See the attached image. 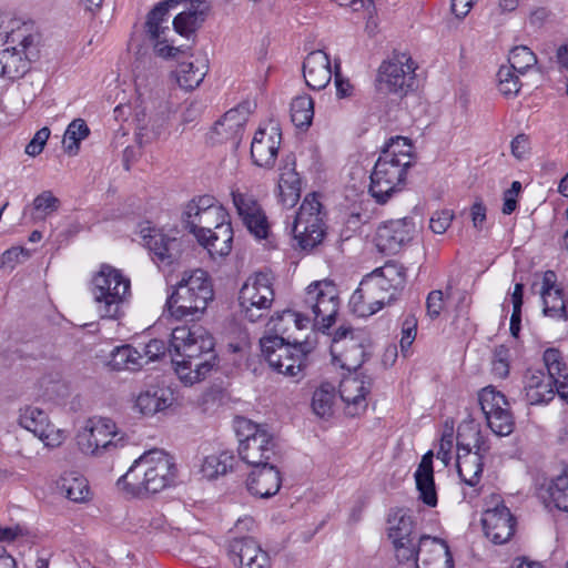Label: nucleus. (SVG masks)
<instances>
[{
	"mask_svg": "<svg viewBox=\"0 0 568 568\" xmlns=\"http://www.w3.org/2000/svg\"><path fill=\"white\" fill-rule=\"evenodd\" d=\"M338 308L336 285L332 281L323 280L306 287L300 311L285 310L273 315L267 326L275 335L263 336L260 341L262 355L270 367L285 376H297L306 366L307 356L314 345L307 339L294 344L285 343L284 337L278 334H284L290 324L298 329L312 324L324 333L335 323Z\"/></svg>",
	"mask_w": 568,
	"mask_h": 568,
	"instance_id": "obj_1",
	"label": "nucleus"
},
{
	"mask_svg": "<svg viewBox=\"0 0 568 568\" xmlns=\"http://www.w3.org/2000/svg\"><path fill=\"white\" fill-rule=\"evenodd\" d=\"M215 342L200 324L172 329L170 353L174 372L182 384L192 386L206 378L216 365Z\"/></svg>",
	"mask_w": 568,
	"mask_h": 568,
	"instance_id": "obj_2",
	"label": "nucleus"
},
{
	"mask_svg": "<svg viewBox=\"0 0 568 568\" xmlns=\"http://www.w3.org/2000/svg\"><path fill=\"white\" fill-rule=\"evenodd\" d=\"M413 161L410 140L399 135L390 138L371 173L368 191L378 204H385L404 189L407 170L413 165Z\"/></svg>",
	"mask_w": 568,
	"mask_h": 568,
	"instance_id": "obj_3",
	"label": "nucleus"
},
{
	"mask_svg": "<svg viewBox=\"0 0 568 568\" xmlns=\"http://www.w3.org/2000/svg\"><path fill=\"white\" fill-rule=\"evenodd\" d=\"M179 3V0H168L160 2L148 14L146 34L153 47L154 53L162 59H175L184 54L185 45H175L171 38L173 33L183 37L192 34L203 21L202 14L196 9H190L179 13L172 21L173 30L169 27V9Z\"/></svg>",
	"mask_w": 568,
	"mask_h": 568,
	"instance_id": "obj_4",
	"label": "nucleus"
},
{
	"mask_svg": "<svg viewBox=\"0 0 568 568\" xmlns=\"http://www.w3.org/2000/svg\"><path fill=\"white\" fill-rule=\"evenodd\" d=\"M176 477L172 456L161 449L145 452L118 480V486L133 496L156 494L171 486Z\"/></svg>",
	"mask_w": 568,
	"mask_h": 568,
	"instance_id": "obj_5",
	"label": "nucleus"
},
{
	"mask_svg": "<svg viewBox=\"0 0 568 568\" xmlns=\"http://www.w3.org/2000/svg\"><path fill=\"white\" fill-rule=\"evenodd\" d=\"M89 292L102 320L119 321L131 300V280L121 270L101 264L91 276Z\"/></svg>",
	"mask_w": 568,
	"mask_h": 568,
	"instance_id": "obj_6",
	"label": "nucleus"
},
{
	"mask_svg": "<svg viewBox=\"0 0 568 568\" xmlns=\"http://www.w3.org/2000/svg\"><path fill=\"white\" fill-rule=\"evenodd\" d=\"M34 52L32 26L19 19L0 22V77L16 80L30 69Z\"/></svg>",
	"mask_w": 568,
	"mask_h": 568,
	"instance_id": "obj_7",
	"label": "nucleus"
},
{
	"mask_svg": "<svg viewBox=\"0 0 568 568\" xmlns=\"http://www.w3.org/2000/svg\"><path fill=\"white\" fill-rule=\"evenodd\" d=\"M213 298V288L207 273L203 270L185 272L166 298L170 315L176 320L197 317L209 301Z\"/></svg>",
	"mask_w": 568,
	"mask_h": 568,
	"instance_id": "obj_8",
	"label": "nucleus"
},
{
	"mask_svg": "<svg viewBox=\"0 0 568 568\" xmlns=\"http://www.w3.org/2000/svg\"><path fill=\"white\" fill-rule=\"evenodd\" d=\"M125 434L105 417H91L78 429L75 445L83 455L100 457L123 447Z\"/></svg>",
	"mask_w": 568,
	"mask_h": 568,
	"instance_id": "obj_9",
	"label": "nucleus"
},
{
	"mask_svg": "<svg viewBox=\"0 0 568 568\" xmlns=\"http://www.w3.org/2000/svg\"><path fill=\"white\" fill-rule=\"evenodd\" d=\"M234 427L240 440L239 454L252 467L267 465L275 456V439L266 426L237 417Z\"/></svg>",
	"mask_w": 568,
	"mask_h": 568,
	"instance_id": "obj_10",
	"label": "nucleus"
},
{
	"mask_svg": "<svg viewBox=\"0 0 568 568\" xmlns=\"http://www.w3.org/2000/svg\"><path fill=\"white\" fill-rule=\"evenodd\" d=\"M230 221L226 210L211 195L193 197L182 212V222L185 229L195 239L205 240V234Z\"/></svg>",
	"mask_w": 568,
	"mask_h": 568,
	"instance_id": "obj_11",
	"label": "nucleus"
},
{
	"mask_svg": "<svg viewBox=\"0 0 568 568\" xmlns=\"http://www.w3.org/2000/svg\"><path fill=\"white\" fill-rule=\"evenodd\" d=\"M292 233L296 245L303 251H312L325 236L322 204L316 194H307L293 222Z\"/></svg>",
	"mask_w": 568,
	"mask_h": 568,
	"instance_id": "obj_12",
	"label": "nucleus"
},
{
	"mask_svg": "<svg viewBox=\"0 0 568 568\" xmlns=\"http://www.w3.org/2000/svg\"><path fill=\"white\" fill-rule=\"evenodd\" d=\"M274 302L272 278L262 272L246 278L239 292L241 313L250 322H256L264 316Z\"/></svg>",
	"mask_w": 568,
	"mask_h": 568,
	"instance_id": "obj_13",
	"label": "nucleus"
},
{
	"mask_svg": "<svg viewBox=\"0 0 568 568\" xmlns=\"http://www.w3.org/2000/svg\"><path fill=\"white\" fill-rule=\"evenodd\" d=\"M416 63L406 52H397L381 64L378 82L382 90L393 93H406L415 83Z\"/></svg>",
	"mask_w": 568,
	"mask_h": 568,
	"instance_id": "obj_14",
	"label": "nucleus"
},
{
	"mask_svg": "<svg viewBox=\"0 0 568 568\" xmlns=\"http://www.w3.org/2000/svg\"><path fill=\"white\" fill-rule=\"evenodd\" d=\"M371 292L375 293L382 303L392 304L400 295L406 283V270L395 262H387L364 277Z\"/></svg>",
	"mask_w": 568,
	"mask_h": 568,
	"instance_id": "obj_15",
	"label": "nucleus"
},
{
	"mask_svg": "<svg viewBox=\"0 0 568 568\" xmlns=\"http://www.w3.org/2000/svg\"><path fill=\"white\" fill-rule=\"evenodd\" d=\"M479 404L486 417L487 425L498 436H508L514 429V418L505 395L493 386H487L479 393Z\"/></svg>",
	"mask_w": 568,
	"mask_h": 568,
	"instance_id": "obj_16",
	"label": "nucleus"
},
{
	"mask_svg": "<svg viewBox=\"0 0 568 568\" xmlns=\"http://www.w3.org/2000/svg\"><path fill=\"white\" fill-rule=\"evenodd\" d=\"M416 234L413 219L392 220L381 225L376 233V246L386 254H395L407 245Z\"/></svg>",
	"mask_w": 568,
	"mask_h": 568,
	"instance_id": "obj_17",
	"label": "nucleus"
},
{
	"mask_svg": "<svg viewBox=\"0 0 568 568\" xmlns=\"http://www.w3.org/2000/svg\"><path fill=\"white\" fill-rule=\"evenodd\" d=\"M233 204L244 225L256 239H266L270 233L267 217L255 197L240 190L232 191Z\"/></svg>",
	"mask_w": 568,
	"mask_h": 568,
	"instance_id": "obj_18",
	"label": "nucleus"
},
{
	"mask_svg": "<svg viewBox=\"0 0 568 568\" xmlns=\"http://www.w3.org/2000/svg\"><path fill=\"white\" fill-rule=\"evenodd\" d=\"M19 424L24 429L31 432L45 446H60L65 436L63 430L55 428L49 420L48 414L39 407L27 406L20 410Z\"/></svg>",
	"mask_w": 568,
	"mask_h": 568,
	"instance_id": "obj_19",
	"label": "nucleus"
},
{
	"mask_svg": "<svg viewBox=\"0 0 568 568\" xmlns=\"http://www.w3.org/2000/svg\"><path fill=\"white\" fill-rule=\"evenodd\" d=\"M282 133L277 124L268 123L260 128L251 143V156L255 165L271 169L274 166L280 145Z\"/></svg>",
	"mask_w": 568,
	"mask_h": 568,
	"instance_id": "obj_20",
	"label": "nucleus"
},
{
	"mask_svg": "<svg viewBox=\"0 0 568 568\" xmlns=\"http://www.w3.org/2000/svg\"><path fill=\"white\" fill-rule=\"evenodd\" d=\"M372 378L369 376L349 373L339 383V395L349 416H358L367 408V395L371 392Z\"/></svg>",
	"mask_w": 568,
	"mask_h": 568,
	"instance_id": "obj_21",
	"label": "nucleus"
},
{
	"mask_svg": "<svg viewBox=\"0 0 568 568\" xmlns=\"http://www.w3.org/2000/svg\"><path fill=\"white\" fill-rule=\"evenodd\" d=\"M229 556L237 568H271L268 554L251 537L234 538Z\"/></svg>",
	"mask_w": 568,
	"mask_h": 568,
	"instance_id": "obj_22",
	"label": "nucleus"
},
{
	"mask_svg": "<svg viewBox=\"0 0 568 568\" xmlns=\"http://www.w3.org/2000/svg\"><path fill=\"white\" fill-rule=\"evenodd\" d=\"M481 524L487 538L494 544L507 542L515 532V518L505 505L486 509Z\"/></svg>",
	"mask_w": 568,
	"mask_h": 568,
	"instance_id": "obj_23",
	"label": "nucleus"
},
{
	"mask_svg": "<svg viewBox=\"0 0 568 568\" xmlns=\"http://www.w3.org/2000/svg\"><path fill=\"white\" fill-rule=\"evenodd\" d=\"M556 379L541 369H527L523 377V393L529 405H546L555 397Z\"/></svg>",
	"mask_w": 568,
	"mask_h": 568,
	"instance_id": "obj_24",
	"label": "nucleus"
},
{
	"mask_svg": "<svg viewBox=\"0 0 568 568\" xmlns=\"http://www.w3.org/2000/svg\"><path fill=\"white\" fill-rule=\"evenodd\" d=\"M453 557L447 544L438 538L424 536L417 548L416 568H453Z\"/></svg>",
	"mask_w": 568,
	"mask_h": 568,
	"instance_id": "obj_25",
	"label": "nucleus"
},
{
	"mask_svg": "<svg viewBox=\"0 0 568 568\" xmlns=\"http://www.w3.org/2000/svg\"><path fill=\"white\" fill-rule=\"evenodd\" d=\"M333 74V67L327 53L315 50L307 54L303 63V77L311 89L322 90L326 88Z\"/></svg>",
	"mask_w": 568,
	"mask_h": 568,
	"instance_id": "obj_26",
	"label": "nucleus"
},
{
	"mask_svg": "<svg viewBox=\"0 0 568 568\" xmlns=\"http://www.w3.org/2000/svg\"><path fill=\"white\" fill-rule=\"evenodd\" d=\"M282 477L280 470L272 464L253 467L246 485L248 491L260 498H270L281 488Z\"/></svg>",
	"mask_w": 568,
	"mask_h": 568,
	"instance_id": "obj_27",
	"label": "nucleus"
},
{
	"mask_svg": "<svg viewBox=\"0 0 568 568\" xmlns=\"http://www.w3.org/2000/svg\"><path fill=\"white\" fill-rule=\"evenodd\" d=\"M174 403L173 390L164 385H150L135 399V408L145 416L161 413Z\"/></svg>",
	"mask_w": 568,
	"mask_h": 568,
	"instance_id": "obj_28",
	"label": "nucleus"
},
{
	"mask_svg": "<svg viewBox=\"0 0 568 568\" xmlns=\"http://www.w3.org/2000/svg\"><path fill=\"white\" fill-rule=\"evenodd\" d=\"M145 245L152 253V258L162 265H171L181 254V241L170 237L159 230H152L144 235Z\"/></svg>",
	"mask_w": 568,
	"mask_h": 568,
	"instance_id": "obj_29",
	"label": "nucleus"
},
{
	"mask_svg": "<svg viewBox=\"0 0 568 568\" xmlns=\"http://www.w3.org/2000/svg\"><path fill=\"white\" fill-rule=\"evenodd\" d=\"M247 119V106L239 105L225 112L222 119L215 123L213 131L220 140H232L234 143H237L242 136Z\"/></svg>",
	"mask_w": 568,
	"mask_h": 568,
	"instance_id": "obj_30",
	"label": "nucleus"
},
{
	"mask_svg": "<svg viewBox=\"0 0 568 568\" xmlns=\"http://www.w3.org/2000/svg\"><path fill=\"white\" fill-rule=\"evenodd\" d=\"M416 487L420 499L429 507L437 505V494L434 481L433 453L428 452L423 457L414 474Z\"/></svg>",
	"mask_w": 568,
	"mask_h": 568,
	"instance_id": "obj_31",
	"label": "nucleus"
},
{
	"mask_svg": "<svg viewBox=\"0 0 568 568\" xmlns=\"http://www.w3.org/2000/svg\"><path fill=\"white\" fill-rule=\"evenodd\" d=\"M278 179V196L286 207H293L301 196V179L294 163H285Z\"/></svg>",
	"mask_w": 568,
	"mask_h": 568,
	"instance_id": "obj_32",
	"label": "nucleus"
},
{
	"mask_svg": "<svg viewBox=\"0 0 568 568\" xmlns=\"http://www.w3.org/2000/svg\"><path fill=\"white\" fill-rule=\"evenodd\" d=\"M384 306H386V304L382 303L378 296L371 292V287L364 278L349 298L352 312L359 317L371 316L381 311Z\"/></svg>",
	"mask_w": 568,
	"mask_h": 568,
	"instance_id": "obj_33",
	"label": "nucleus"
},
{
	"mask_svg": "<svg viewBox=\"0 0 568 568\" xmlns=\"http://www.w3.org/2000/svg\"><path fill=\"white\" fill-rule=\"evenodd\" d=\"M200 245L205 247L212 256H226L232 251L233 229L231 222L212 229L205 234V240L196 239Z\"/></svg>",
	"mask_w": 568,
	"mask_h": 568,
	"instance_id": "obj_34",
	"label": "nucleus"
},
{
	"mask_svg": "<svg viewBox=\"0 0 568 568\" xmlns=\"http://www.w3.org/2000/svg\"><path fill=\"white\" fill-rule=\"evenodd\" d=\"M207 71L209 62L205 58L182 62L175 70L176 82L184 90H194L202 83Z\"/></svg>",
	"mask_w": 568,
	"mask_h": 568,
	"instance_id": "obj_35",
	"label": "nucleus"
},
{
	"mask_svg": "<svg viewBox=\"0 0 568 568\" xmlns=\"http://www.w3.org/2000/svg\"><path fill=\"white\" fill-rule=\"evenodd\" d=\"M106 365L111 371L134 372L143 367L144 356L140 349L131 345H121L111 351Z\"/></svg>",
	"mask_w": 568,
	"mask_h": 568,
	"instance_id": "obj_36",
	"label": "nucleus"
},
{
	"mask_svg": "<svg viewBox=\"0 0 568 568\" xmlns=\"http://www.w3.org/2000/svg\"><path fill=\"white\" fill-rule=\"evenodd\" d=\"M457 453L479 452L486 453L488 447L481 436L479 425L473 420L463 422L457 429Z\"/></svg>",
	"mask_w": 568,
	"mask_h": 568,
	"instance_id": "obj_37",
	"label": "nucleus"
},
{
	"mask_svg": "<svg viewBox=\"0 0 568 568\" xmlns=\"http://www.w3.org/2000/svg\"><path fill=\"white\" fill-rule=\"evenodd\" d=\"M483 454L479 452L457 453V471L462 480L475 487L483 474Z\"/></svg>",
	"mask_w": 568,
	"mask_h": 568,
	"instance_id": "obj_38",
	"label": "nucleus"
},
{
	"mask_svg": "<svg viewBox=\"0 0 568 568\" xmlns=\"http://www.w3.org/2000/svg\"><path fill=\"white\" fill-rule=\"evenodd\" d=\"M57 490L61 496L74 503L88 500L90 494L87 479L73 473L64 474L57 480Z\"/></svg>",
	"mask_w": 568,
	"mask_h": 568,
	"instance_id": "obj_39",
	"label": "nucleus"
},
{
	"mask_svg": "<svg viewBox=\"0 0 568 568\" xmlns=\"http://www.w3.org/2000/svg\"><path fill=\"white\" fill-rule=\"evenodd\" d=\"M387 525L388 537L393 544L413 539L414 525L407 510L400 508L392 510L388 515Z\"/></svg>",
	"mask_w": 568,
	"mask_h": 568,
	"instance_id": "obj_40",
	"label": "nucleus"
},
{
	"mask_svg": "<svg viewBox=\"0 0 568 568\" xmlns=\"http://www.w3.org/2000/svg\"><path fill=\"white\" fill-rule=\"evenodd\" d=\"M234 457L229 452L214 453L206 456L200 468V473L206 479H215L227 473L232 467Z\"/></svg>",
	"mask_w": 568,
	"mask_h": 568,
	"instance_id": "obj_41",
	"label": "nucleus"
},
{
	"mask_svg": "<svg viewBox=\"0 0 568 568\" xmlns=\"http://www.w3.org/2000/svg\"><path fill=\"white\" fill-rule=\"evenodd\" d=\"M335 403V386L331 383H323L315 389L312 397V409L321 418H328L333 414Z\"/></svg>",
	"mask_w": 568,
	"mask_h": 568,
	"instance_id": "obj_42",
	"label": "nucleus"
},
{
	"mask_svg": "<svg viewBox=\"0 0 568 568\" xmlns=\"http://www.w3.org/2000/svg\"><path fill=\"white\" fill-rule=\"evenodd\" d=\"M314 116V102L308 95H298L291 103V118L297 128L311 125Z\"/></svg>",
	"mask_w": 568,
	"mask_h": 568,
	"instance_id": "obj_43",
	"label": "nucleus"
},
{
	"mask_svg": "<svg viewBox=\"0 0 568 568\" xmlns=\"http://www.w3.org/2000/svg\"><path fill=\"white\" fill-rule=\"evenodd\" d=\"M542 300V313L556 321H567L568 313L564 300L562 290L554 292H540Z\"/></svg>",
	"mask_w": 568,
	"mask_h": 568,
	"instance_id": "obj_44",
	"label": "nucleus"
},
{
	"mask_svg": "<svg viewBox=\"0 0 568 568\" xmlns=\"http://www.w3.org/2000/svg\"><path fill=\"white\" fill-rule=\"evenodd\" d=\"M89 126L82 119L73 120L67 128L63 135V148L67 153L74 155L78 153L80 142L88 138Z\"/></svg>",
	"mask_w": 568,
	"mask_h": 568,
	"instance_id": "obj_45",
	"label": "nucleus"
},
{
	"mask_svg": "<svg viewBox=\"0 0 568 568\" xmlns=\"http://www.w3.org/2000/svg\"><path fill=\"white\" fill-rule=\"evenodd\" d=\"M546 499L560 510L568 511V475L557 476L547 487Z\"/></svg>",
	"mask_w": 568,
	"mask_h": 568,
	"instance_id": "obj_46",
	"label": "nucleus"
},
{
	"mask_svg": "<svg viewBox=\"0 0 568 568\" xmlns=\"http://www.w3.org/2000/svg\"><path fill=\"white\" fill-rule=\"evenodd\" d=\"M331 353L335 362H337L342 368L347 369L348 372L354 371L356 373L357 368H359L364 362V349L357 343H352V345L343 353L337 355V348L332 346Z\"/></svg>",
	"mask_w": 568,
	"mask_h": 568,
	"instance_id": "obj_47",
	"label": "nucleus"
},
{
	"mask_svg": "<svg viewBox=\"0 0 568 568\" xmlns=\"http://www.w3.org/2000/svg\"><path fill=\"white\" fill-rule=\"evenodd\" d=\"M59 199L55 197L51 191L41 192L36 196L32 203V220L44 221L59 209Z\"/></svg>",
	"mask_w": 568,
	"mask_h": 568,
	"instance_id": "obj_48",
	"label": "nucleus"
},
{
	"mask_svg": "<svg viewBox=\"0 0 568 568\" xmlns=\"http://www.w3.org/2000/svg\"><path fill=\"white\" fill-rule=\"evenodd\" d=\"M508 60L509 65L507 67L514 69L519 74H524L537 62L535 53L525 45L514 48L509 53Z\"/></svg>",
	"mask_w": 568,
	"mask_h": 568,
	"instance_id": "obj_49",
	"label": "nucleus"
},
{
	"mask_svg": "<svg viewBox=\"0 0 568 568\" xmlns=\"http://www.w3.org/2000/svg\"><path fill=\"white\" fill-rule=\"evenodd\" d=\"M517 72L508 68L507 65H501L497 72L498 79V89L499 92L505 97L516 95L520 90L519 78L516 74Z\"/></svg>",
	"mask_w": 568,
	"mask_h": 568,
	"instance_id": "obj_50",
	"label": "nucleus"
},
{
	"mask_svg": "<svg viewBox=\"0 0 568 568\" xmlns=\"http://www.w3.org/2000/svg\"><path fill=\"white\" fill-rule=\"evenodd\" d=\"M547 368V376L556 379V377H565L567 375V366L564 362L561 353L556 348H548L542 356Z\"/></svg>",
	"mask_w": 568,
	"mask_h": 568,
	"instance_id": "obj_51",
	"label": "nucleus"
},
{
	"mask_svg": "<svg viewBox=\"0 0 568 568\" xmlns=\"http://www.w3.org/2000/svg\"><path fill=\"white\" fill-rule=\"evenodd\" d=\"M510 351L505 345L495 348L491 358V374L496 378L504 379L509 375Z\"/></svg>",
	"mask_w": 568,
	"mask_h": 568,
	"instance_id": "obj_52",
	"label": "nucleus"
},
{
	"mask_svg": "<svg viewBox=\"0 0 568 568\" xmlns=\"http://www.w3.org/2000/svg\"><path fill=\"white\" fill-rule=\"evenodd\" d=\"M454 440V428L453 426H448L446 424L439 440V448L437 450V458L440 459L445 465H448L452 460Z\"/></svg>",
	"mask_w": 568,
	"mask_h": 568,
	"instance_id": "obj_53",
	"label": "nucleus"
},
{
	"mask_svg": "<svg viewBox=\"0 0 568 568\" xmlns=\"http://www.w3.org/2000/svg\"><path fill=\"white\" fill-rule=\"evenodd\" d=\"M416 331L417 320L413 315L407 316L402 325V337L399 342L402 352L404 353L405 356L416 338Z\"/></svg>",
	"mask_w": 568,
	"mask_h": 568,
	"instance_id": "obj_54",
	"label": "nucleus"
},
{
	"mask_svg": "<svg viewBox=\"0 0 568 568\" xmlns=\"http://www.w3.org/2000/svg\"><path fill=\"white\" fill-rule=\"evenodd\" d=\"M454 213L450 210H440L433 213L429 220V229L435 234H444L450 226Z\"/></svg>",
	"mask_w": 568,
	"mask_h": 568,
	"instance_id": "obj_55",
	"label": "nucleus"
},
{
	"mask_svg": "<svg viewBox=\"0 0 568 568\" xmlns=\"http://www.w3.org/2000/svg\"><path fill=\"white\" fill-rule=\"evenodd\" d=\"M168 351L170 352V348H168L164 341L154 338L151 339L148 344H145L140 352L144 356L145 365L149 362H154L161 358L162 356L165 355Z\"/></svg>",
	"mask_w": 568,
	"mask_h": 568,
	"instance_id": "obj_56",
	"label": "nucleus"
},
{
	"mask_svg": "<svg viewBox=\"0 0 568 568\" xmlns=\"http://www.w3.org/2000/svg\"><path fill=\"white\" fill-rule=\"evenodd\" d=\"M445 307L444 293L440 290H434L428 293L426 298V311L427 315L435 320L437 318Z\"/></svg>",
	"mask_w": 568,
	"mask_h": 568,
	"instance_id": "obj_57",
	"label": "nucleus"
},
{
	"mask_svg": "<svg viewBox=\"0 0 568 568\" xmlns=\"http://www.w3.org/2000/svg\"><path fill=\"white\" fill-rule=\"evenodd\" d=\"M50 136L49 128L44 126L38 130L34 136L26 146V153L30 156H36L40 154Z\"/></svg>",
	"mask_w": 568,
	"mask_h": 568,
	"instance_id": "obj_58",
	"label": "nucleus"
},
{
	"mask_svg": "<svg viewBox=\"0 0 568 568\" xmlns=\"http://www.w3.org/2000/svg\"><path fill=\"white\" fill-rule=\"evenodd\" d=\"M29 257V252L23 247H11L2 253L0 263L2 267L12 270L21 258L26 260Z\"/></svg>",
	"mask_w": 568,
	"mask_h": 568,
	"instance_id": "obj_59",
	"label": "nucleus"
},
{
	"mask_svg": "<svg viewBox=\"0 0 568 568\" xmlns=\"http://www.w3.org/2000/svg\"><path fill=\"white\" fill-rule=\"evenodd\" d=\"M393 545L396 551V557L399 561L415 560L417 564V549L414 538L403 540V542H395Z\"/></svg>",
	"mask_w": 568,
	"mask_h": 568,
	"instance_id": "obj_60",
	"label": "nucleus"
},
{
	"mask_svg": "<svg viewBox=\"0 0 568 568\" xmlns=\"http://www.w3.org/2000/svg\"><path fill=\"white\" fill-rule=\"evenodd\" d=\"M334 83L336 87V95L339 99L351 97L353 93V85L347 79H344L339 73V64H334Z\"/></svg>",
	"mask_w": 568,
	"mask_h": 568,
	"instance_id": "obj_61",
	"label": "nucleus"
},
{
	"mask_svg": "<svg viewBox=\"0 0 568 568\" xmlns=\"http://www.w3.org/2000/svg\"><path fill=\"white\" fill-rule=\"evenodd\" d=\"M471 222L475 229L481 230L486 220V207L483 202H475L470 210Z\"/></svg>",
	"mask_w": 568,
	"mask_h": 568,
	"instance_id": "obj_62",
	"label": "nucleus"
},
{
	"mask_svg": "<svg viewBox=\"0 0 568 568\" xmlns=\"http://www.w3.org/2000/svg\"><path fill=\"white\" fill-rule=\"evenodd\" d=\"M528 152V139L524 134L517 135L511 141V153L517 159H523Z\"/></svg>",
	"mask_w": 568,
	"mask_h": 568,
	"instance_id": "obj_63",
	"label": "nucleus"
},
{
	"mask_svg": "<svg viewBox=\"0 0 568 568\" xmlns=\"http://www.w3.org/2000/svg\"><path fill=\"white\" fill-rule=\"evenodd\" d=\"M476 0H452L453 13L462 19L468 14Z\"/></svg>",
	"mask_w": 568,
	"mask_h": 568,
	"instance_id": "obj_64",
	"label": "nucleus"
}]
</instances>
